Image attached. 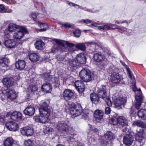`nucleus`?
Instances as JSON below:
<instances>
[{
	"mask_svg": "<svg viewBox=\"0 0 146 146\" xmlns=\"http://www.w3.org/2000/svg\"><path fill=\"white\" fill-rule=\"evenodd\" d=\"M111 120V122L113 125H117L118 124L121 125L122 127H124L128 124V121L124 117L120 116L117 117V114L114 113Z\"/></svg>",
	"mask_w": 146,
	"mask_h": 146,
	"instance_id": "1",
	"label": "nucleus"
},
{
	"mask_svg": "<svg viewBox=\"0 0 146 146\" xmlns=\"http://www.w3.org/2000/svg\"><path fill=\"white\" fill-rule=\"evenodd\" d=\"M136 82H133L134 86L133 90L135 92V108L137 110H138L141 105V104L143 102V97L142 96L141 92L140 89L137 90V88L135 86Z\"/></svg>",
	"mask_w": 146,
	"mask_h": 146,
	"instance_id": "2",
	"label": "nucleus"
},
{
	"mask_svg": "<svg viewBox=\"0 0 146 146\" xmlns=\"http://www.w3.org/2000/svg\"><path fill=\"white\" fill-rule=\"evenodd\" d=\"M80 76L84 82H88L93 78V74L90 70L85 68L82 69L79 73Z\"/></svg>",
	"mask_w": 146,
	"mask_h": 146,
	"instance_id": "3",
	"label": "nucleus"
},
{
	"mask_svg": "<svg viewBox=\"0 0 146 146\" xmlns=\"http://www.w3.org/2000/svg\"><path fill=\"white\" fill-rule=\"evenodd\" d=\"M40 114H47L50 115L51 110L48 105L46 102L41 103L39 108Z\"/></svg>",
	"mask_w": 146,
	"mask_h": 146,
	"instance_id": "4",
	"label": "nucleus"
},
{
	"mask_svg": "<svg viewBox=\"0 0 146 146\" xmlns=\"http://www.w3.org/2000/svg\"><path fill=\"white\" fill-rule=\"evenodd\" d=\"M143 129H141L137 131L135 135L136 143L139 144L138 145L139 146L143 145L145 143V140L143 136Z\"/></svg>",
	"mask_w": 146,
	"mask_h": 146,
	"instance_id": "5",
	"label": "nucleus"
},
{
	"mask_svg": "<svg viewBox=\"0 0 146 146\" xmlns=\"http://www.w3.org/2000/svg\"><path fill=\"white\" fill-rule=\"evenodd\" d=\"M115 138L114 134L111 132L108 131L102 137L100 143L102 145H107L108 142V140H111Z\"/></svg>",
	"mask_w": 146,
	"mask_h": 146,
	"instance_id": "6",
	"label": "nucleus"
},
{
	"mask_svg": "<svg viewBox=\"0 0 146 146\" xmlns=\"http://www.w3.org/2000/svg\"><path fill=\"white\" fill-rule=\"evenodd\" d=\"M82 110V108L80 106H74L71 108L70 112L72 115V117L74 118L75 117L80 115L83 112Z\"/></svg>",
	"mask_w": 146,
	"mask_h": 146,
	"instance_id": "7",
	"label": "nucleus"
},
{
	"mask_svg": "<svg viewBox=\"0 0 146 146\" xmlns=\"http://www.w3.org/2000/svg\"><path fill=\"white\" fill-rule=\"evenodd\" d=\"M57 129L62 133H67L69 132V127L67 124L64 122H59L57 126Z\"/></svg>",
	"mask_w": 146,
	"mask_h": 146,
	"instance_id": "8",
	"label": "nucleus"
},
{
	"mask_svg": "<svg viewBox=\"0 0 146 146\" xmlns=\"http://www.w3.org/2000/svg\"><path fill=\"white\" fill-rule=\"evenodd\" d=\"M98 94L99 98H102L104 100L108 97L106 92V87L104 85L102 86L98 89Z\"/></svg>",
	"mask_w": 146,
	"mask_h": 146,
	"instance_id": "9",
	"label": "nucleus"
},
{
	"mask_svg": "<svg viewBox=\"0 0 146 146\" xmlns=\"http://www.w3.org/2000/svg\"><path fill=\"white\" fill-rule=\"evenodd\" d=\"M5 126L7 128L12 131H16L19 128L18 124L13 121H9L6 123Z\"/></svg>",
	"mask_w": 146,
	"mask_h": 146,
	"instance_id": "10",
	"label": "nucleus"
},
{
	"mask_svg": "<svg viewBox=\"0 0 146 146\" xmlns=\"http://www.w3.org/2000/svg\"><path fill=\"white\" fill-rule=\"evenodd\" d=\"M21 131L23 135L27 136L32 135L33 133V129L29 126L21 128Z\"/></svg>",
	"mask_w": 146,
	"mask_h": 146,
	"instance_id": "11",
	"label": "nucleus"
},
{
	"mask_svg": "<svg viewBox=\"0 0 146 146\" xmlns=\"http://www.w3.org/2000/svg\"><path fill=\"white\" fill-rule=\"evenodd\" d=\"M133 141V136L130 133L126 134L124 137L123 140L124 143L128 146L130 145Z\"/></svg>",
	"mask_w": 146,
	"mask_h": 146,
	"instance_id": "12",
	"label": "nucleus"
},
{
	"mask_svg": "<svg viewBox=\"0 0 146 146\" xmlns=\"http://www.w3.org/2000/svg\"><path fill=\"white\" fill-rule=\"evenodd\" d=\"M110 73L111 74V79L112 82L115 84L119 83L121 80L119 74L114 72H111Z\"/></svg>",
	"mask_w": 146,
	"mask_h": 146,
	"instance_id": "13",
	"label": "nucleus"
},
{
	"mask_svg": "<svg viewBox=\"0 0 146 146\" xmlns=\"http://www.w3.org/2000/svg\"><path fill=\"white\" fill-rule=\"evenodd\" d=\"M7 99L10 100L15 99L17 97L16 93L14 90L8 89L5 93Z\"/></svg>",
	"mask_w": 146,
	"mask_h": 146,
	"instance_id": "14",
	"label": "nucleus"
},
{
	"mask_svg": "<svg viewBox=\"0 0 146 146\" xmlns=\"http://www.w3.org/2000/svg\"><path fill=\"white\" fill-rule=\"evenodd\" d=\"M14 81L13 78L12 77L5 78L2 80L3 85L7 88L13 85Z\"/></svg>",
	"mask_w": 146,
	"mask_h": 146,
	"instance_id": "15",
	"label": "nucleus"
},
{
	"mask_svg": "<svg viewBox=\"0 0 146 146\" xmlns=\"http://www.w3.org/2000/svg\"><path fill=\"white\" fill-rule=\"evenodd\" d=\"M4 146H15L18 145L19 144L17 142L14 141L11 137H7L4 142Z\"/></svg>",
	"mask_w": 146,
	"mask_h": 146,
	"instance_id": "16",
	"label": "nucleus"
},
{
	"mask_svg": "<svg viewBox=\"0 0 146 146\" xmlns=\"http://www.w3.org/2000/svg\"><path fill=\"white\" fill-rule=\"evenodd\" d=\"M20 29H21L22 31H19L15 33L13 35V37L17 39H20L21 38L24 36V32H27V30L24 27H20Z\"/></svg>",
	"mask_w": 146,
	"mask_h": 146,
	"instance_id": "17",
	"label": "nucleus"
},
{
	"mask_svg": "<svg viewBox=\"0 0 146 146\" xmlns=\"http://www.w3.org/2000/svg\"><path fill=\"white\" fill-rule=\"evenodd\" d=\"M75 85L76 89L80 93L84 91L85 86L83 82L77 80L75 82Z\"/></svg>",
	"mask_w": 146,
	"mask_h": 146,
	"instance_id": "18",
	"label": "nucleus"
},
{
	"mask_svg": "<svg viewBox=\"0 0 146 146\" xmlns=\"http://www.w3.org/2000/svg\"><path fill=\"white\" fill-rule=\"evenodd\" d=\"M74 95L72 91L68 89H66L63 93L64 99L66 101L70 100Z\"/></svg>",
	"mask_w": 146,
	"mask_h": 146,
	"instance_id": "19",
	"label": "nucleus"
},
{
	"mask_svg": "<svg viewBox=\"0 0 146 146\" xmlns=\"http://www.w3.org/2000/svg\"><path fill=\"white\" fill-rule=\"evenodd\" d=\"M76 59L79 65L85 64L86 62V57L83 53H80L77 54Z\"/></svg>",
	"mask_w": 146,
	"mask_h": 146,
	"instance_id": "20",
	"label": "nucleus"
},
{
	"mask_svg": "<svg viewBox=\"0 0 146 146\" xmlns=\"http://www.w3.org/2000/svg\"><path fill=\"white\" fill-rule=\"evenodd\" d=\"M35 109L34 106H27L24 110V113L26 115L31 116L34 115Z\"/></svg>",
	"mask_w": 146,
	"mask_h": 146,
	"instance_id": "21",
	"label": "nucleus"
},
{
	"mask_svg": "<svg viewBox=\"0 0 146 146\" xmlns=\"http://www.w3.org/2000/svg\"><path fill=\"white\" fill-rule=\"evenodd\" d=\"M126 102V100L125 98L119 97L114 101L115 106L116 108L120 107L122 105H124Z\"/></svg>",
	"mask_w": 146,
	"mask_h": 146,
	"instance_id": "22",
	"label": "nucleus"
},
{
	"mask_svg": "<svg viewBox=\"0 0 146 146\" xmlns=\"http://www.w3.org/2000/svg\"><path fill=\"white\" fill-rule=\"evenodd\" d=\"M104 114L103 111L101 110H97L94 111V116L96 121L99 122L103 118Z\"/></svg>",
	"mask_w": 146,
	"mask_h": 146,
	"instance_id": "23",
	"label": "nucleus"
},
{
	"mask_svg": "<svg viewBox=\"0 0 146 146\" xmlns=\"http://www.w3.org/2000/svg\"><path fill=\"white\" fill-rule=\"evenodd\" d=\"M4 44L7 47L11 48L15 47L16 42L13 39H8L5 41Z\"/></svg>",
	"mask_w": 146,
	"mask_h": 146,
	"instance_id": "24",
	"label": "nucleus"
},
{
	"mask_svg": "<svg viewBox=\"0 0 146 146\" xmlns=\"http://www.w3.org/2000/svg\"><path fill=\"white\" fill-rule=\"evenodd\" d=\"M52 88L51 85L48 82H45L41 87L42 90L46 93L50 92L52 90Z\"/></svg>",
	"mask_w": 146,
	"mask_h": 146,
	"instance_id": "25",
	"label": "nucleus"
},
{
	"mask_svg": "<svg viewBox=\"0 0 146 146\" xmlns=\"http://www.w3.org/2000/svg\"><path fill=\"white\" fill-rule=\"evenodd\" d=\"M69 66L74 68H77L80 66L76 59H68L66 60Z\"/></svg>",
	"mask_w": 146,
	"mask_h": 146,
	"instance_id": "26",
	"label": "nucleus"
},
{
	"mask_svg": "<svg viewBox=\"0 0 146 146\" xmlns=\"http://www.w3.org/2000/svg\"><path fill=\"white\" fill-rule=\"evenodd\" d=\"M22 114L17 111L13 112L11 114V118L15 121H19L22 118Z\"/></svg>",
	"mask_w": 146,
	"mask_h": 146,
	"instance_id": "27",
	"label": "nucleus"
},
{
	"mask_svg": "<svg viewBox=\"0 0 146 146\" xmlns=\"http://www.w3.org/2000/svg\"><path fill=\"white\" fill-rule=\"evenodd\" d=\"M26 65L25 61L23 60H19L17 61L15 63V66L16 68L19 70H23Z\"/></svg>",
	"mask_w": 146,
	"mask_h": 146,
	"instance_id": "28",
	"label": "nucleus"
},
{
	"mask_svg": "<svg viewBox=\"0 0 146 146\" xmlns=\"http://www.w3.org/2000/svg\"><path fill=\"white\" fill-rule=\"evenodd\" d=\"M93 57L94 60L98 62L102 61L104 58V57L100 52L95 53Z\"/></svg>",
	"mask_w": 146,
	"mask_h": 146,
	"instance_id": "29",
	"label": "nucleus"
},
{
	"mask_svg": "<svg viewBox=\"0 0 146 146\" xmlns=\"http://www.w3.org/2000/svg\"><path fill=\"white\" fill-rule=\"evenodd\" d=\"M36 49L38 50H42L45 47V44L42 40L37 41L35 44Z\"/></svg>",
	"mask_w": 146,
	"mask_h": 146,
	"instance_id": "30",
	"label": "nucleus"
},
{
	"mask_svg": "<svg viewBox=\"0 0 146 146\" xmlns=\"http://www.w3.org/2000/svg\"><path fill=\"white\" fill-rule=\"evenodd\" d=\"M29 58L31 61L35 62L39 60L40 58V56L38 53H33L29 55Z\"/></svg>",
	"mask_w": 146,
	"mask_h": 146,
	"instance_id": "31",
	"label": "nucleus"
},
{
	"mask_svg": "<svg viewBox=\"0 0 146 146\" xmlns=\"http://www.w3.org/2000/svg\"><path fill=\"white\" fill-rule=\"evenodd\" d=\"M10 63L9 59L7 58H2L0 59V66L3 67H7Z\"/></svg>",
	"mask_w": 146,
	"mask_h": 146,
	"instance_id": "32",
	"label": "nucleus"
},
{
	"mask_svg": "<svg viewBox=\"0 0 146 146\" xmlns=\"http://www.w3.org/2000/svg\"><path fill=\"white\" fill-rule=\"evenodd\" d=\"M113 25L110 23L104 24L98 27V29L106 31L110 29H115V28H112Z\"/></svg>",
	"mask_w": 146,
	"mask_h": 146,
	"instance_id": "33",
	"label": "nucleus"
},
{
	"mask_svg": "<svg viewBox=\"0 0 146 146\" xmlns=\"http://www.w3.org/2000/svg\"><path fill=\"white\" fill-rule=\"evenodd\" d=\"M66 42H68L67 41L64 40H56V44L61 48L62 50L65 51L66 50V46L65 45V44H66Z\"/></svg>",
	"mask_w": 146,
	"mask_h": 146,
	"instance_id": "34",
	"label": "nucleus"
},
{
	"mask_svg": "<svg viewBox=\"0 0 146 146\" xmlns=\"http://www.w3.org/2000/svg\"><path fill=\"white\" fill-rule=\"evenodd\" d=\"M137 115L139 118L142 120L146 119V110L141 109L137 112Z\"/></svg>",
	"mask_w": 146,
	"mask_h": 146,
	"instance_id": "35",
	"label": "nucleus"
},
{
	"mask_svg": "<svg viewBox=\"0 0 146 146\" xmlns=\"http://www.w3.org/2000/svg\"><path fill=\"white\" fill-rule=\"evenodd\" d=\"M21 27L20 26L17 25L16 24L13 23H10L8 26V30L11 32L15 31L17 29L20 28Z\"/></svg>",
	"mask_w": 146,
	"mask_h": 146,
	"instance_id": "36",
	"label": "nucleus"
},
{
	"mask_svg": "<svg viewBox=\"0 0 146 146\" xmlns=\"http://www.w3.org/2000/svg\"><path fill=\"white\" fill-rule=\"evenodd\" d=\"M90 98L92 103L96 104L98 102L99 97L98 95L96 93H91L90 95Z\"/></svg>",
	"mask_w": 146,
	"mask_h": 146,
	"instance_id": "37",
	"label": "nucleus"
},
{
	"mask_svg": "<svg viewBox=\"0 0 146 146\" xmlns=\"http://www.w3.org/2000/svg\"><path fill=\"white\" fill-rule=\"evenodd\" d=\"M66 45L67 46L69 53H72L76 50V49L74 47V44L70 43L68 42H66Z\"/></svg>",
	"mask_w": 146,
	"mask_h": 146,
	"instance_id": "38",
	"label": "nucleus"
},
{
	"mask_svg": "<svg viewBox=\"0 0 146 146\" xmlns=\"http://www.w3.org/2000/svg\"><path fill=\"white\" fill-rule=\"evenodd\" d=\"M40 114L41 123H46L49 121V120L48 118L49 115L43 114Z\"/></svg>",
	"mask_w": 146,
	"mask_h": 146,
	"instance_id": "39",
	"label": "nucleus"
},
{
	"mask_svg": "<svg viewBox=\"0 0 146 146\" xmlns=\"http://www.w3.org/2000/svg\"><path fill=\"white\" fill-rule=\"evenodd\" d=\"M38 25L39 26L40 29H37V31L40 32L44 31L46 30L48 28V25L45 23H42L40 22L38 23Z\"/></svg>",
	"mask_w": 146,
	"mask_h": 146,
	"instance_id": "40",
	"label": "nucleus"
},
{
	"mask_svg": "<svg viewBox=\"0 0 146 146\" xmlns=\"http://www.w3.org/2000/svg\"><path fill=\"white\" fill-rule=\"evenodd\" d=\"M133 125L134 126L136 125L143 128L146 127V124L143 121L139 120L133 121Z\"/></svg>",
	"mask_w": 146,
	"mask_h": 146,
	"instance_id": "41",
	"label": "nucleus"
},
{
	"mask_svg": "<svg viewBox=\"0 0 146 146\" xmlns=\"http://www.w3.org/2000/svg\"><path fill=\"white\" fill-rule=\"evenodd\" d=\"M42 78L44 80V83L49 81L51 80V76L48 73L43 74Z\"/></svg>",
	"mask_w": 146,
	"mask_h": 146,
	"instance_id": "42",
	"label": "nucleus"
},
{
	"mask_svg": "<svg viewBox=\"0 0 146 146\" xmlns=\"http://www.w3.org/2000/svg\"><path fill=\"white\" fill-rule=\"evenodd\" d=\"M76 48L82 51L86 49V47L84 43H77L75 45Z\"/></svg>",
	"mask_w": 146,
	"mask_h": 146,
	"instance_id": "43",
	"label": "nucleus"
},
{
	"mask_svg": "<svg viewBox=\"0 0 146 146\" xmlns=\"http://www.w3.org/2000/svg\"><path fill=\"white\" fill-rule=\"evenodd\" d=\"M87 44L89 45H92V46H96L97 45L98 46H100L101 48L103 49L104 48V45L102 43L98 42L97 43H94L93 42H87Z\"/></svg>",
	"mask_w": 146,
	"mask_h": 146,
	"instance_id": "44",
	"label": "nucleus"
},
{
	"mask_svg": "<svg viewBox=\"0 0 146 146\" xmlns=\"http://www.w3.org/2000/svg\"><path fill=\"white\" fill-rule=\"evenodd\" d=\"M59 24L61 25V27L62 28L64 27L65 28H70L72 26V25L70 23L67 22L64 24H62L61 23H59Z\"/></svg>",
	"mask_w": 146,
	"mask_h": 146,
	"instance_id": "45",
	"label": "nucleus"
},
{
	"mask_svg": "<svg viewBox=\"0 0 146 146\" xmlns=\"http://www.w3.org/2000/svg\"><path fill=\"white\" fill-rule=\"evenodd\" d=\"M81 115H82V117L83 119L85 120H89V113H86L84 112H82L81 113Z\"/></svg>",
	"mask_w": 146,
	"mask_h": 146,
	"instance_id": "46",
	"label": "nucleus"
},
{
	"mask_svg": "<svg viewBox=\"0 0 146 146\" xmlns=\"http://www.w3.org/2000/svg\"><path fill=\"white\" fill-rule=\"evenodd\" d=\"M123 131L125 134H128V133L129 132L130 130L129 127L128 125H127L125 126L124 128L123 129Z\"/></svg>",
	"mask_w": 146,
	"mask_h": 146,
	"instance_id": "47",
	"label": "nucleus"
},
{
	"mask_svg": "<svg viewBox=\"0 0 146 146\" xmlns=\"http://www.w3.org/2000/svg\"><path fill=\"white\" fill-rule=\"evenodd\" d=\"M24 144L26 146H32L33 145L32 141L30 139H28L25 141Z\"/></svg>",
	"mask_w": 146,
	"mask_h": 146,
	"instance_id": "48",
	"label": "nucleus"
},
{
	"mask_svg": "<svg viewBox=\"0 0 146 146\" xmlns=\"http://www.w3.org/2000/svg\"><path fill=\"white\" fill-rule=\"evenodd\" d=\"M106 104L109 106H111L112 105V102L108 97L104 99Z\"/></svg>",
	"mask_w": 146,
	"mask_h": 146,
	"instance_id": "49",
	"label": "nucleus"
},
{
	"mask_svg": "<svg viewBox=\"0 0 146 146\" xmlns=\"http://www.w3.org/2000/svg\"><path fill=\"white\" fill-rule=\"evenodd\" d=\"M74 36L77 37H79L80 35V32L79 30H76L73 32Z\"/></svg>",
	"mask_w": 146,
	"mask_h": 146,
	"instance_id": "50",
	"label": "nucleus"
},
{
	"mask_svg": "<svg viewBox=\"0 0 146 146\" xmlns=\"http://www.w3.org/2000/svg\"><path fill=\"white\" fill-rule=\"evenodd\" d=\"M29 89L30 90L31 92L34 93L38 89V88L35 86H32L30 87Z\"/></svg>",
	"mask_w": 146,
	"mask_h": 146,
	"instance_id": "51",
	"label": "nucleus"
},
{
	"mask_svg": "<svg viewBox=\"0 0 146 146\" xmlns=\"http://www.w3.org/2000/svg\"><path fill=\"white\" fill-rule=\"evenodd\" d=\"M6 8H5L4 6L2 4L0 5V12L1 13L6 12Z\"/></svg>",
	"mask_w": 146,
	"mask_h": 146,
	"instance_id": "52",
	"label": "nucleus"
},
{
	"mask_svg": "<svg viewBox=\"0 0 146 146\" xmlns=\"http://www.w3.org/2000/svg\"><path fill=\"white\" fill-rule=\"evenodd\" d=\"M81 9H82L83 10H84L85 11L90 12H92L93 13H94L96 12L95 11H93L92 10V9H88L86 8V7H82Z\"/></svg>",
	"mask_w": 146,
	"mask_h": 146,
	"instance_id": "53",
	"label": "nucleus"
},
{
	"mask_svg": "<svg viewBox=\"0 0 146 146\" xmlns=\"http://www.w3.org/2000/svg\"><path fill=\"white\" fill-rule=\"evenodd\" d=\"M56 58L58 61H62L64 59V56L60 55L56 56Z\"/></svg>",
	"mask_w": 146,
	"mask_h": 146,
	"instance_id": "54",
	"label": "nucleus"
},
{
	"mask_svg": "<svg viewBox=\"0 0 146 146\" xmlns=\"http://www.w3.org/2000/svg\"><path fill=\"white\" fill-rule=\"evenodd\" d=\"M38 15V14L37 13H32L31 14L32 17L33 18V20L34 21L36 20V18Z\"/></svg>",
	"mask_w": 146,
	"mask_h": 146,
	"instance_id": "55",
	"label": "nucleus"
},
{
	"mask_svg": "<svg viewBox=\"0 0 146 146\" xmlns=\"http://www.w3.org/2000/svg\"><path fill=\"white\" fill-rule=\"evenodd\" d=\"M33 119L36 122H40L41 123L40 115L39 117L35 116L33 117Z\"/></svg>",
	"mask_w": 146,
	"mask_h": 146,
	"instance_id": "56",
	"label": "nucleus"
},
{
	"mask_svg": "<svg viewBox=\"0 0 146 146\" xmlns=\"http://www.w3.org/2000/svg\"><path fill=\"white\" fill-rule=\"evenodd\" d=\"M111 110L110 107H107L106 108L105 110V113L107 114H109L111 112Z\"/></svg>",
	"mask_w": 146,
	"mask_h": 146,
	"instance_id": "57",
	"label": "nucleus"
},
{
	"mask_svg": "<svg viewBox=\"0 0 146 146\" xmlns=\"http://www.w3.org/2000/svg\"><path fill=\"white\" fill-rule=\"evenodd\" d=\"M92 25L93 26H94L95 27H98H98H100V26H99L98 25H101V23H94L92 24Z\"/></svg>",
	"mask_w": 146,
	"mask_h": 146,
	"instance_id": "58",
	"label": "nucleus"
},
{
	"mask_svg": "<svg viewBox=\"0 0 146 146\" xmlns=\"http://www.w3.org/2000/svg\"><path fill=\"white\" fill-rule=\"evenodd\" d=\"M115 29H119L123 32L125 31L127 29L126 28H125L123 27H122V28L116 27L115 28Z\"/></svg>",
	"mask_w": 146,
	"mask_h": 146,
	"instance_id": "59",
	"label": "nucleus"
},
{
	"mask_svg": "<svg viewBox=\"0 0 146 146\" xmlns=\"http://www.w3.org/2000/svg\"><path fill=\"white\" fill-rule=\"evenodd\" d=\"M128 73L129 75V78L131 79H132V74L130 70L129 69H127Z\"/></svg>",
	"mask_w": 146,
	"mask_h": 146,
	"instance_id": "60",
	"label": "nucleus"
},
{
	"mask_svg": "<svg viewBox=\"0 0 146 146\" xmlns=\"http://www.w3.org/2000/svg\"><path fill=\"white\" fill-rule=\"evenodd\" d=\"M67 4L69 5L70 6H74V7L75 6V4L74 3H73L71 2H69L68 1H67Z\"/></svg>",
	"mask_w": 146,
	"mask_h": 146,
	"instance_id": "61",
	"label": "nucleus"
},
{
	"mask_svg": "<svg viewBox=\"0 0 146 146\" xmlns=\"http://www.w3.org/2000/svg\"><path fill=\"white\" fill-rule=\"evenodd\" d=\"M84 21V23L86 24H88L91 23V21L88 19H86L85 21Z\"/></svg>",
	"mask_w": 146,
	"mask_h": 146,
	"instance_id": "62",
	"label": "nucleus"
},
{
	"mask_svg": "<svg viewBox=\"0 0 146 146\" xmlns=\"http://www.w3.org/2000/svg\"><path fill=\"white\" fill-rule=\"evenodd\" d=\"M3 123H4V118L0 116V124H3Z\"/></svg>",
	"mask_w": 146,
	"mask_h": 146,
	"instance_id": "63",
	"label": "nucleus"
},
{
	"mask_svg": "<svg viewBox=\"0 0 146 146\" xmlns=\"http://www.w3.org/2000/svg\"><path fill=\"white\" fill-rule=\"evenodd\" d=\"M54 82L56 84H58L59 83V82L58 81V79L57 78H54Z\"/></svg>",
	"mask_w": 146,
	"mask_h": 146,
	"instance_id": "64",
	"label": "nucleus"
}]
</instances>
